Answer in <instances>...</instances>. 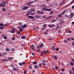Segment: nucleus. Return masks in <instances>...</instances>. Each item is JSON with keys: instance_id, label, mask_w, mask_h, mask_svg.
Listing matches in <instances>:
<instances>
[{"instance_id": "f257e3e1", "label": "nucleus", "mask_w": 74, "mask_h": 74, "mask_svg": "<svg viewBox=\"0 0 74 74\" xmlns=\"http://www.w3.org/2000/svg\"><path fill=\"white\" fill-rule=\"evenodd\" d=\"M6 5V3L4 1H3L2 4H0V7H4Z\"/></svg>"}, {"instance_id": "f03ea898", "label": "nucleus", "mask_w": 74, "mask_h": 74, "mask_svg": "<svg viewBox=\"0 0 74 74\" xmlns=\"http://www.w3.org/2000/svg\"><path fill=\"white\" fill-rule=\"evenodd\" d=\"M66 10H64L63 12L62 13H61L60 14L58 15V17H61L62 15H63L65 12H66Z\"/></svg>"}, {"instance_id": "7ed1b4c3", "label": "nucleus", "mask_w": 74, "mask_h": 74, "mask_svg": "<svg viewBox=\"0 0 74 74\" xmlns=\"http://www.w3.org/2000/svg\"><path fill=\"white\" fill-rule=\"evenodd\" d=\"M11 32L12 33H15V28H13L11 30Z\"/></svg>"}, {"instance_id": "20e7f679", "label": "nucleus", "mask_w": 74, "mask_h": 74, "mask_svg": "<svg viewBox=\"0 0 74 74\" xmlns=\"http://www.w3.org/2000/svg\"><path fill=\"white\" fill-rule=\"evenodd\" d=\"M28 8H29V7H28V6H24L22 9V10H27L28 9Z\"/></svg>"}, {"instance_id": "39448f33", "label": "nucleus", "mask_w": 74, "mask_h": 74, "mask_svg": "<svg viewBox=\"0 0 74 74\" xmlns=\"http://www.w3.org/2000/svg\"><path fill=\"white\" fill-rule=\"evenodd\" d=\"M27 25H21V28H22L23 29H25V27H26L27 26Z\"/></svg>"}, {"instance_id": "423d86ee", "label": "nucleus", "mask_w": 74, "mask_h": 74, "mask_svg": "<svg viewBox=\"0 0 74 74\" xmlns=\"http://www.w3.org/2000/svg\"><path fill=\"white\" fill-rule=\"evenodd\" d=\"M42 62H43L42 63L43 66H45V65H46V62L44 60H42Z\"/></svg>"}, {"instance_id": "0eeeda50", "label": "nucleus", "mask_w": 74, "mask_h": 74, "mask_svg": "<svg viewBox=\"0 0 74 74\" xmlns=\"http://www.w3.org/2000/svg\"><path fill=\"white\" fill-rule=\"evenodd\" d=\"M47 6H45L44 8H42L43 11H47V8H46Z\"/></svg>"}, {"instance_id": "6e6552de", "label": "nucleus", "mask_w": 74, "mask_h": 74, "mask_svg": "<svg viewBox=\"0 0 74 74\" xmlns=\"http://www.w3.org/2000/svg\"><path fill=\"white\" fill-rule=\"evenodd\" d=\"M31 48L32 50H34L35 49V47H34V45H32L31 46Z\"/></svg>"}, {"instance_id": "1a4fd4ad", "label": "nucleus", "mask_w": 74, "mask_h": 74, "mask_svg": "<svg viewBox=\"0 0 74 74\" xmlns=\"http://www.w3.org/2000/svg\"><path fill=\"white\" fill-rule=\"evenodd\" d=\"M74 16V14L73 13H72L71 14L70 16V18H71L72 17H73V16Z\"/></svg>"}, {"instance_id": "9d476101", "label": "nucleus", "mask_w": 74, "mask_h": 74, "mask_svg": "<svg viewBox=\"0 0 74 74\" xmlns=\"http://www.w3.org/2000/svg\"><path fill=\"white\" fill-rule=\"evenodd\" d=\"M34 3V1H32V2H29L27 3V4H28L29 5V4H31L32 3Z\"/></svg>"}, {"instance_id": "9b49d317", "label": "nucleus", "mask_w": 74, "mask_h": 74, "mask_svg": "<svg viewBox=\"0 0 74 74\" xmlns=\"http://www.w3.org/2000/svg\"><path fill=\"white\" fill-rule=\"evenodd\" d=\"M55 26V24H52L51 25H49L48 26L49 27H53V26Z\"/></svg>"}, {"instance_id": "f8f14e48", "label": "nucleus", "mask_w": 74, "mask_h": 74, "mask_svg": "<svg viewBox=\"0 0 74 74\" xmlns=\"http://www.w3.org/2000/svg\"><path fill=\"white\" fill-rule=\"evenodd\" d=\"M30 12H34L35 11V10L33 9H31L29 10Z\"/></svg>"}, {"instance_id": "ddd939ff", "label": "nucleus", "mask_w": 74, "mask_h": 74, "mask_svg": "<svg viewBox=\"0 0 74 74\" xmlns=\"http://www.w3.org/2000/svg\"><path fill=\"white\" fill-rule=\"evenodd\" d=\"M7 52L3 53H2V56H4V55H7Z\"/></svg>"}, {"instance_id": "4468645a", "label": "nucleus", "mask_w": 74, "mask_h": 74, "mask_svg": "<svg viewBox=\"0 0 74 74\" xmlns=\"http://www.w3.org/2000/svg\"><path fill=\"white\" fill-rule=\"evenodd\" d=\"M28 18H30V19H33V18H34V17L32 16H29L28 17Z\"/></svg>"}, {"instance_id": "2eb2a0df", "label": "nucleus", "mask_w": 74, "mask_h": 74, "mask_svg": "<svg viewBox=\"0 0 74 74\" xmlns=\"http://www.w3.org/2000/svg\"><path fill=\"white\" fill-rule=\"evenodd\" d=\"M51 47L53 51H55V46H52Z\"/></svg>"}, {"instance_id": "dca6fc26", "label": "nucleus", "mask_w": 74, "mask_h": 74, "mask_svg": "<svg viewBox=\"0 0 74 74\" xmlns=\"http://www.w3.org/2000/svg\"><path fill=\"white\" fill-rule=\"evenodd\" d=\"M6 51H10V49L9 48H6L5 49Z\"/></svg>"}, {"instance_id": "f3484780", "label": "nucleus", "mask_w": 74, "mask_h": 74, "mask_svg": "<svg viewBox=\"0 0 74 74\" xmlns=\"http://www.w3.org/2000/svg\"><path fill=\"white\" fill-rule=\"evenodd\" d=\"M40 48H41V47H44V44L43 43L41 44L40 45Z\"/></svg>"}, {"instance_id": "a211bd4d", "label": "nucleus", "mask_w": 74, "mask_h": 74, "mask_svg": "<svg viewBox=\"0 0 74 74\" xmlns=\"http://www.w3.org/2000/svg\"><path fill=\"white\" fill-rule=\"evenodd\" d=\"M22 39H25L26 38V37L25 36H22L21 37Z\"/></svg>"}, {"instance_id": "6ab92c4d", "label": "nucleus", "mask_w": 74, "mask_h": 74, "mask_svg": "<svg viewBox=\"0 0 74 74\" xmlns=\"http://www.w3.org/2000/svg\"><path fill=\"white\" fill-rule=\"evenodd\" d=\"M2 61H5V62H7V61H8V60H5V59H3L2 60Z\"/></svg>"}, {"instance_id": "aec40b11", "label": "nucleus", "mask_w": 74, "mask_h": 74, "mask_svg": "<svg viewBox=\"0 0 74 74\" xmlns=\"http://www.w3.org/2000/svg\"><path fill=\"white\" fill-rule=\"evenodd\" d=\"M35 17H36V18H39L40 17V16L38 15H36L35 16Z\"/></svg>"}, {"instance_id": "412c9836", "label": "nucleus", "mask_w": 74, "mask_h": 74, "mask_svg": "<svg viewBox=\"0 0 74 74\" xmlns=\"http://www.w3.org/2000/svg\"><path fill=\"white\" fill-rule=\"evenodd\" d=\"M2 10L3 12H5V11L6 10V9H5V8H3L2 9Z\"/></svg>"}, {"instance_id": "4be33fe9", "label": "nucleus", "mask_w": 74, "mask_h": 74, "mask_svg": "<svg viewBox=\"0 0 74 74\" xmlns=\"http://www.w3.org/2000/svg\"><path fill=\"white\" fill-rule=\"evenodd\" d=\"M51 9H47L46 11H51Z\"/></svg>"}, {"instance_id": "5701e85b", "label": "nucleus", "mask_w": 74, "mask_h": 74, "mask_svg": "<svg viewBox=\"0 0 74 74\" xmlns=\"http://www.w3.org/2000/svg\"><path fill=\"white\" fill-rule=\"evenodd\" d=\"M8 25H9V23H6L5 24L4 26H8Z\"/></svg>"}, {"instance_id": "b1692460", "label": "nucleus", "mask_w": 74, "mask_h": 74, "mask_svg": "<svg viewBox=\"0 0 74 74\" xmlns=\"http://www.w3.org/2000/svg\"><path fill=\"white\" fill-rule=\"evenodd\" d=\"M34 67L35 69H38V66H37V65H35Z\"/></svg>"}, {"instance_id": "393cba45", "label": "nucleus", "mask_w": 74, "mask_h": 74, "mask_svg": "<svg viewBox=\"0 0 74 74\" xmlns=\"http://www.w3.org/2000/svg\"><path fill=\"white\" fill-rule=\"evenodd\" d=\"M4 27L3 26V27H0V29H1V30H3L4 29Z\"/></svg>"}, {"instance_id": "a878e982", "label": "nucleus", "mask_w": 74, "mask_h": 74, "mask_svg": "<svg viewBox=\"0 0 74 74\" xmlns=\"http://www.w3.org/2000/svg\"><path fill=\"white\" fill-rule=\"evenodd\" d=\"M13 69L14 71H16V70H17V69H16V68H15V67L13 68Z\"/></svg>"}, {"instance_id": "bb28decb", "label": "nucleus", "mask_w": 74, "mask_h": 74, "mask_svg": "<svg viewBox=\"0 0 74 74\" xmlns=\"http://www.w3.org/2000/svg\"><path fill=\"white\" fill-rule=\"evenodd\" d=\"M46 26H47V24H44L43 25V27H46Z\"/></svg>"}, {"instance_id": "cd10ccee", "label": "nucleus", "mask_w": 74, "mask_h": 74, "mask_svg": "<svg viewBox=\"0 0 74 74\" xmlns=\"http://www.w3.org/2000/svg\"><path fill=\"white\" fill-rule=\"evenodd\" d=\"M15 37L13 36V37L11 39V40H15Z\"/></svg>"}, {"instance_id": "c85d7f7f", "label": "nucleus", "mask_w": 74, "mask_h": 74, "mask_svg": "<svg viewBox=\"0 0 74 74\" xmlns=\"http://www.w3.org/2000/svg\"><path fill=\"white\" fill-rule=\"evenodd\" d=\"M70 65H71V66H74V63L73 62H71L70 63Z\"/></svg>"}, {"instance_id": "c756f323", "label": "nucleus", "mask_w": 74, "mask_h": 74, "mask_svg": "<svg viewBox=\"0 0 74 74\" xmlns=\"http://www.w3.org/2000/svg\"><path fill=\"white\" fill-rule=\"evenodd\" d=\"M19 64L20 66H22L23 65L22 63H19Z\"/></svg>"}, {"instance_id": "7c9ffc66", "label": "nucleus", "mask_w": 74, "mask_h": 74, "mask_svg": "<svg viewBox=\"0 0 74 74\" xmlns=\"http://www.w3.org/2000/svg\"><path fill=\"white\" fill-rule=\"evenodd\" d=\"M45 4H43L40 5V7H45Z\"/></svg>"}, {"instance_id": "2f4dec72", "label": "nucleus", "mask_w": 74, "mask_h": 74, "mask_svg": "<svg viewBox=\"0 0 74 74\" xmlns=\"http://www.w3.org/2000/svg\"><path fill=\"white\" fill-rule=\"evenodd\" d=\"M30 12H29L28 13H27L26 14V16H27V15H29V14H30Z\"/></svg>"}, {"instance_id": "473e14b6", "label": "nucleus", "mask_w": 74, "mask_h": 74, "mask_svg": "<svg viewBox=\"0 0 74 74\" xmlns=\"http://www.w3.org/2000/svg\"><path fill=\"white\" fill-rule=\"evenodd\" d=\"M56 20H52L51 21V23H53V22H55V21H56Z\"/></svg>"}, {"instance_id": "72a5a7b5", "label": "nucleus", "mask_w": 74, "mask_h": 74, "mask_svg": "<svg viewBox=\"0 0 74 74\" xmlns=\"http://www.w3.org/2000/svg\"><path fill=\"white\" fill-rule=\"evenodd\" d=\"M42 18H47V17L46 16H42Z\"/></svg>"}, {"instance_id": "f704fd0d", "label": "nucleus", "mask_w": 74, "mask_h": 74, "mask_svg": "<svg viewBox=\"0 0 74 74\" xmlns=\"http://www.w3.org/2000/svg\"><path fill=\"white\" fill-rule=\"evenodd\" d=\"M11 51L12 52H14V51H15V49L14 48L12 49Z\"/></svg>"}, {"instance_id": "c9c22d12", "label": "nucleus", "mask_w": 74, "mask_h": 74, "mask_svg": "<svg viewBox=\"0 0 74 74\" xmlns=\"http://www.w3.org/2000/svg\"><path fill=\"white\" fill-rule=\"evenodd\" d=\"M60 23H63L64 22V21H60Z\"/></svg>"}, {"instance_id": "e433bc0d", "label": "nucleus", "mask_w": 74, "mask_h": 74, "mask_svg": "<svg viewBox=\"0 0 74 74\" xmlns=\"http://www.w3.org/2000/svg\"><path fill=\"white\" fill-rule=\"evenodd\" d=\"M55 69H56V70H58V69H59V67H58V66H56L55 67Z\"/></svg>"}, {"instance_id": "4c0bfd02", "label": "nucleus", "mask_w": 74, "mask_h": 74, "mask_svg": "<svg viewBox=\"0 0 74 74\" xmlns=\"http://www.w3.org/2000/svg\"><path fill=\"white\" fill-rule=\"evenodd\" d=\"M0 26H4V24L3 23H0Z\"/></svg>"}, {"instance_id": "58836bf2", "label": "nucleus", "mask_w": 74, "mask_h": 74, "mask_svg": "<svg viewBox=\"0 0 74 74\" xmlns=\"http://www.w3.org/2000/svg\"><path fill=\"white\" fill-rule=\"evenodd\" d=\"M69 73L70 74H73V73H72V71H71V70L69 71Z\"/></svg>"}, {"instance_id": "ea45409f", "label": "nucleus", "mask_w": 74, "mask_h": 74, "mask_svg": "<svg viewBox=\"0 0 74 74\" xmlns=\"http://www.w3.org/2000/svg\"><path fill=\"white\" fill-rule=\"evenodd\" d=\"M54 58L55 59H56V60H57V59H58V57H57L56 56H54Z\"/></svg>"}, {"instance_id": "a19ab883", "label": "nucleus", "mask_w": 74, "mask_h": 74, "mask_svg": "<svg viewBox=\"0 0 74 74\" xmlns=\"http://www.w3.org/2000/svg\"><path fill=\"white\" fill-rule=\"evenodd\" d=\"M71 60L72 62L74 63V59L73 58H72Z\"/></svg>"}, {"instance_id": "79ce46f5", "label": "nucleus", "mask_w": 74, "mask_h": 74, "mask_svg": "<svg viewBox=\"0 0 74 74\" xmlns=\"http://www.w3.org/2000/svg\"><path fill=\"white\" fill-rule=\"evenodd\" d=\"M53 16H49V17L47 18V19H49L50 18H51V17H52Z\"/></svg>"}, {"instance_id": "37998d69", "label": "nucleus", "mask_w": 74, "mask_h": 74, "mask_svg": "<svg viewBox=\"0 0 74 74\" xmlns=\"http://www.w3.org/2000/svg\"><path fill=\"white\" fill-rule=\"evenodd\" d=\"M70 39L71 40H72V41H74V39L73 38H70Z\"/></svg>"}, {"instance_id": "c03bdc74", "label": "nucleus", "mask_w": 74, "mask_h": 74, "mask_svg": "<svg viewBox=\"0 0 74 74\" xmlns=\"http://www.w3.org/2000/svg\"><path fill=\"white\" fill-rule=\"evenodd\" d=\"M61 71H65V70L63 69H61Z\"/></svg>"}, {"instance_id": "a18cd8bd", "label": "nucleus", "mask_w": 74, "mask_h": 74, "mask_svg": "<svg viewBox=\"0 0 74 74\" xmlns=\"http://www.w3.org/2000/svg\"><path fill=\"white\" fill-rule=\"evenodd\" d=\"M43 52L45 53V55H46V54H47V53H46V52L44 50Z\"/></svg>"}, {"instance_id": "49530a36", "label": "nucleus", "mask_w": 74, "mask_h": 74, "mask_svg": "<svg viewBox=\"0 0 74 74\" xmlns=\"http://www.w3.org/2000/svg\"><path fill=\"white\" fill-rule=\"evenodd\" d=\"M20 31H18L17 32V33L18 34H20Z\"/></svg>"}, {"instance_id": "de8ad7c7", "label": "nucleus", "mask_w": 74, "mask_h": 74, "mask_svg": "<svg viewBox=\"0 0 74 74\" xmlns=\"http://www.w3.org/2000/svg\"><path fill=\"white\" fill-rule=\"evenodd\" d=\"M40 12H41V11H39V10H38L37 11V13H40Z\"/></svg>"}, {"instance_id": "09e8293b", "label": "nucleus", "mask_w": 74, "mask_h": 74, "mask_svg": "<svg viewBox=\"0 0 74 74\" xmlns=\"http://www.w3.org/2000/svg\"><path fill=\"white\" fill-rule=\"evenodd\" d=\"M19 30L20 31V32H22L23 29H19Z\"/></svg>"}, {"instance_id": "8fccbe9b", "label": "nucleus", "mask_w": 74, "mask_h": 74, "mask_svg": "<svg viewBox=\"0 0 74 74\" xmlns=\"http://www.w3.org/2000/svg\"><path fill=\"white\" fill-rule=\"evenodd\" d=\"M8 59H12V58H11V57H9L8 58Z\"/></svg>"}, {"instance_id": "3c124183", "label": "nucleus", "mask_w": 74, "mask_h": 74, "mask_svg": "<svg viewBox=\"0 0 74 74\" xmlns=\"http://www.w3.org/2000/svg\"><path fill=\"white\" fill-rule=\"evenodd\" d=\"M40 48H41L40 46H39L37 47V49H39Z\"/></svg>"}, {"instance_id": "603ef678", "label": "nucleus", "mask_w": 74, "mask_h": 74, "mask_svg": "<svg viewBox=\"0 0 74 74\" xmlns=\"http://www.w3.org/2000/svg\"><path fill=\"white\" fill-rule=\"evenodd\" d=\"M53 12H52V11H51V12H50V14L51 15V14H53Z\"/></svg>"}, {"instance_id": "864d4df0", "label": "nucleus", "mask_w": 74, "mask_h": 74, "mask_svg": "<svg viewBox=\"0 0 74 74\" xmlns=\"http://www.w3.org/2000/svg\"><path fill=\"white\" fill-rule=\"evenodd\" d=\"M37 62H33V64H37Z\"/></svg>"}, {"instance_id": "5fc2aeb1", "label": "nucleus", "mask_w": 74, "mask_h": 74, "mask_svg": "<svg viewBox=\"0 0 74 74\" xmlns=\"http://www.w3.org/2000/svg\"><path fill=\"white\" fill-rule=\"evenodd\" d=\"M64 2H65V1H64V0H63L62 1V3L64 4V3H65Z\"/></svg>"}, {"instance_id": "6e6d98bb", "label": "nucleus", "mask_w": 74, "mask_h": 74, "mask_svg": "<svg viewBox=\"0 0 74 74\" xmlns=\"http://www.w3.org/2000/svg\"><path fill=\"white\" fill-rule=\"evenodd\" d=\"M40 49H38V50H37V52H40Z\"/></svg>"}, {"instance_id": "4d7b16f0", "label": "nucleus", "mask_w": 74, "mask_h": 74, "mask_svg": "<svg viewBox=\"0 0 74 74\" xmlns=\"http://www.w3.org/2000/svg\"><path fill=\"white\" fill-rule=\"evenodd\" d=\"M31 15H34V13H31Z\"/></svg>"}, {"instance_id": "13d9d810", "label": "nucleus", "mask_w": 74, "mask_h": 74, "mask_svg": "<svg viewBox=\"0 0 74 74\" xmlns=\"http://www.w3.org/2000/svg\"><path fill=\"white\" fill-rule=\"evenodd\" d=\"M34 72H35V71H34V70H33L32 71V73H34Z\"/></svg>"}, {"instance_id": "bf43d9fd", "label": "nucleus", "mask_w": 74, "mask_h": 74, "mask_svg": "<svg viewBox=\"0 0 74 74\" xmlns=\"http://www.w3.org/2000/svg\"><path fill=\"white\" fill-rule=\"evenodd\" d=\"M56 51H58L59 50V49H58V48H56Z\"/></svg>"}, {"instance_id": "052dcab7", "label": "nucleus", "mask_w": 74, "mask_h": 74, "mask_svg": "<svg viewBox=\"0 0 74 74\" xmlns=\"http://www.w3.org/2000/svg\"><path fill=\"white\" fill-rule=\"evenodd\" d=\"M68 32L69 33H71V31H68Z\"/></svg>"}, {"instance_id": "680f3d73", "label": "nucleus", "mask_w": 74, "mask_h": 74, "mask_svg": "<svg viewBox=\"0 0 74 74\" xmlns=\"http://www.w3.org/2000/svg\"><path fill=\"white\" fill-rule=\"evenodd\" d=\"M49 40H52V38H49L48 39Z\"/></svg>"}, {"instance_id": "e2e57ef3", "label": "nucleus", "mask_w": 74, "mask_h": 74, "mask_svg": "<svg viewBox=\"0 0 74 74\" xmlns=\"http://www.w3.org/2000/svg\"><path fill=\"white\" fill-rule=\"evenodd\" d=\"M72 45L73 46H74V42H73L72 44Z\"/></svg>"}, {"instance_id": "0e129e2a", "label": "nucleus", "mask_w": 74, "mask_h": 74, "mask_svg": "<svg viewBox=\"0 0 74 74\" xmlns=\"http://www.w3.org/2000/svg\"><path fill=\"white\" fill-rule=\"evenodd\" d=\"M61 64L62 66H64V64L62 62H61Z\"/></svg>"}, {"instance_id": "69168bd1", "label": "nucleus", "mask_w": 74, "mask_h": 74, "mask_svg": "<svg viewBox=\"0 0 74 74\" xmlns=\"http://www.w3.org/2000/svg\"><path fill=\"white\" fill-rule=\"evenodd\" d=\"M22 64H23V65L25 64V62H22Z\"/></svg>"}, {"instance_id": "338daca9", "label": "nucleus", "mask_w": 74, "mask_h": 74, "mask_svg": "<svg viewBox=\"0 0 74 74\" xmlns=\"http://www.w3.org/2000/svg\"><path fill=\"white\" fill-rule=\"evenodd\" d=\"M32 55L34 56V55H35V53H32Z\"/></svg>"}, {"instance_id": "774afa93", "label": "nucleus", "mask_w": 74, "mask_h": 74, "mask_svg": "<svg viewBox=\"0 0 74 74\" xmlns=\"http://www.w3.org/2000/svg\"><path fill=\"white\" fill-rule=\"evenodd\" d=\"M73 71H74V67H73V68H72V69Z\"/></svg>"}]
</instances>
